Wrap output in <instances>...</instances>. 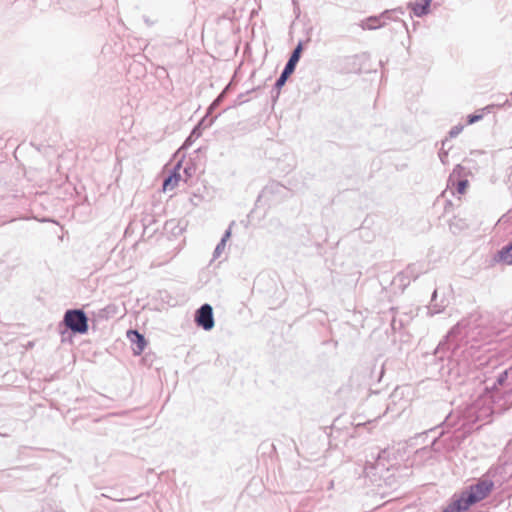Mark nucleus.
I'll use <instances>...</instances> for the list:
<instances>
[{"label":"nucleus","mask_w":512,"mask_h":512,"mask_svg":"<svg viewBox=\"0 0 512 512\" xmlns=\"http://www.w3.org/2000/svg\"><path fill=\"white\" fill-rule=\"evenodd\" d=\"M142 363L147 368H154L156 371L160 370V367L157 366L158 357L155 353H146L142 358Z\"/></svg>","instance_id":"18"},{"label":"nucleus","mask_w":512,"mask_h":512,"mask_svg":"<svg viewBox=\"0 0 512 512\" xmlns=\"http://www.w3.org/2000/svg\"><path fill=\"white\" fill-rule=\"evenodd\" d=\"M443 512H455L454 509L452 508V506L449 504L444 510Z\"/></svg>","instance_id":"32"},{"label":"nucleus","mask_w":512,"mask_h":512,"mask_svg":"<svg viewBox=\"0 0 512 512\" xmlns=\"http://www.w3.org/2000/svg\"><path fill=\"white\" fill-rule=\"evenodd\" d=\"M447 143H448V139H445L442 141V150L439 152V158L443 163L445 162V159L448 155V153L443 150V148L447 145Z\"/></svg>","instance_id":"24"},{"label":"nucleus","mask_w":512,"mask_h":512,"mask_svg":"<svg viewBox=\"0 0 512 512\" xmlns=\"http://www.w3.org/2000/svg\"><path fill=\"white\" fill-rule=\"evenodd\" d=\"M385 26V21L381 19L380 15L371 16L360 23V27L364 30H375Z\"/></svg>","instance_id":"13"},{"label":"nucleus","mask_w":512,"mask_h":512,"mask_svg":"<svg viewBox=\"0 0 512 512\" xmlns=\"http://www.w3.org/2000/svg\"><path fill=\"white\" fill-rule=\"evenodd\" d=\"M301 51H302V45L298 44L297 47L292 52L289 60L287 61L280 77L276 80L275 88H277V89L281 88L287 81L290 74L293 73L297 62L299 61Z\"/></svg>","instance_id":"5"},{"label":"nucleus","mask_w":512,"mask_h":512,"mask_svg":"<svg viewBox=\"0 0 512 512\" xmlns=\"http://www.w3.org/2000/svg\"><path fill=\"white\" fill-rule=\"evenodd\" d=\"M484 476L487 479H490L493 483V486L498 485L501 486L504 482L508 480V476L506 475V465H497L491 467Z\"/></svg>","instance_id":"7"},{"label":"nucleus","mask_w":512,"mask_h":512,"mask_svg":"<svg viewBox=\"0 0 512 512\" xmlns=\"http://www.w3.org/2000/svg\"><path fill=\"white\" fill-rule=\"evenodd\" d=\"M438 449L436 448V440L432 443L431 446H425L418 449L414 454V462L416 463H425L429 460L435 458Z\"/></svg>","instance_id":"8"},{"label":"nucleus","mask_w":512,"mask_h":512,"mask_svg":"<svg viewBox=\"0 0 512 512\" xmlns=\"http://www.w3.org/2000/svg\"><path fill=\"white\" fill-rule=\"evenodd\" d=\"M436 296H437V291L435 290V291L433 292L432 299L434 300V299L436 298Z\"/></svg>","instance_id":"34"},{"label":"nucleus","mask_w":512,"mask_h":512,"mask_svg":"<svg viewBox=\"0 0 512 512\" xmlns=\"http://www.w3.org/2000/svg\"><path fill=\"white\" fill-rule=\"evenodd\" d=\"M398 14L403 15L404 10L403 8H395L390 10H385L380 14V17L382 20L385 21V25L387 24V21H396L398 19Z\"/></svg>","instance_id":"16"},{"label":"nucleus","mask_w":512,"mask_h":512,"mask_svg":"<svg viewBox=\"0 0 512 512\" xmlns=\"http://www.w3.org/2000/svg\"><path fill=\"white\" fill-rule=\"evenodd\" d=\"M506 394L507 400L512 402V388L509 391H506Z\"/></svg>","instance_id":"31"},{"label":"nucleus","mask_w":512,"mask_h":512,"mask_svg":"<svg viewBox=\"0 0 512 512\" xmlns=\"http://www.w3.org/2000/svg\"><path fill=\"white\" fill-rule=\"evenodd\" d=\"M494 105H487L482 109L477 110L474 114L467 116V124L471 125L483 119L484 115L491 113L494 109Z\"/></svg>","instance_id":"14"},{"label":"nucleus","mask_w":512,"mask_h":512,"mask_svg":"<svg viewBox=\"0 0 512 512\" xmlns=\"http://www.w3.org/2000/svg\"><path fill=\"white\" fill-rule=\"evenodd\" d=\"M386 453L385 450H383L381 453H377V457L375 458L376 466H385L384 463H382V459L384 457V454Z\"/></svg>","instance_id":"27"},{"label":"nucleus","mask_w":512,"mask_h":512,"mask_svg":"<svg viewBox=\"0 0 512 512\" xmlns=\"http://www.w3.org/2000/svg\"><path fill=\"white\" fill-rule=\"evenodd\" d=\"M222 99L223 98H220V97L215 98V100L210 104V106L208 108L207 115L213 114L214 110L219 106Z\"/></svg>","instance_id":"23"},{"label":"nucleus","mask_w":512,"mask_h":512,"mask_svg":"<svg viewBox=\"0 0 512 512\" xmlns=\"http://www.w3.org/2000/svg\"><path fill=\"white\" fill-rule=\"evenodd\" d=\"M494 486L490 479L484 475L468 489L463 491L460 497L454 500L450 505L455 512L468 510L472 505L484 500L492 492Z\"/></svg>","instance_id":"2"},{"label":"nucleus","mask_w":512,"mask_h":512,"mask_svg":"<svg viewBox=\"0 0 512 512\" xmlns=\"http://www.w3.org/2000/svg\"><path fill=\"white\" fill-rule=\"evenodd\" d=\"M196 325L205 331H210L214 328L215 321L213 315V308L210 304L205 303L201 305L194 315Z\"/></svg>","instance_id":"4"},{"label":"nucleus","mask_w":512,"mask_h":512,"mask_svg":"<svg viewBox=\"0 0 512 512\" xmlns=\"http://www.w3.org/2000/svg\"><path fill=\"white\" fill-rule=\"evenodd\" d=\"M392 319H391V329L396 332L401 330L409 321L410 316L407 314H399L398 311L394 308L391 309Z\"/></svg>","instance_id":"10"},{"label":"nucleus","mask_w":512,"mask_h":512,"mask_svg":"<svg viewBox=\"0 0 512 512\" xmlns=\"http://www.w3.org/2000/svg\"><path fill=\"white\" fill-rule=\"evenodd\" d=\"M467 186H468V180H466V179L459 180L456 184V191L459 194H463L465 192Z\"/></svg>","instance_id":"21"},{"label":"nucleus","mask_w":512,"mask_h":512,"mask_svg":"<svg viewBox=\"0 0 512 512\" xmlns=\"http://www.w3.org/2000/svg\"><path fill=\"white\" fill-rule=\"evenodd\" d=\"M199 136H200V132L198 131V129H197V128H195V129L191 132V134H190V136L188 137V139H187V140H191L193 137H196V138H197V137H199Z\"/></svg>","instance_id":"30"},{"label":"nucleus","mask_w":512,"mask_h":512,"mask_svg":"<svg viewBox=\"0 0 512 512\" xmlns=\"http://www.w3.org/2000/svg\"><path fill=\"white\" fill-rule=\"evenodd\" d=\"M224 94H225V90H223L218 96L222 97V96H224Z\"/></svg>","instance_id":"36"},{"label":"nucleus","mask_w":512,"mask_h":512,"mask_svg":"<svg viewBox=\"0 0 512 512\" xmlns=\"http://www.w3.org/2000/svg\"><path fill=\"white\" fill-rule=\"evenodd\" d=\"M463 129H464V125L457 124L450 129L448 135L450 138H455L463 131Z\"/></svg>","instance_id":"20"},{"label":"nucleus","mask_w":512,"mask_h":512,"mask_svg":"<svg viewBox=\"0 0 512 512\" xmlns=\"http://www.w3.org/2000/svg\"><path fill=\"white\" fill-rule=\"evenodd\" d=\"M127 338L131 342L133 353L140 355L147 345L145 336L137 329H129L127 331Z\"/></svg>","instance_id":"6"},{"label":"nucleus","mask_w":512,"mask_h":512,"mask_svg":"<svg viewBox=\"0 0 512 512\" xmlns=\"http://www.w3.org/2000/svg\"><path fill=\"white\" fill-rule=\"evenodd\" d=\"M428 310H429V314L430 315H433L435 313H439L440 312V310H433L432 308H429Z\"/></svg>","instance_id":"33"},{"label":"nucleus","mask_w":512,"mask_h":512,"mask_svg":"<svg viewBox=\"0 0 512 512\" xmlns=\"http://www.w3.org/2000/svg\"><path fill=\"white\" fill-rule=\"evenodd\" d=\"M164 230L165 231H168V230H171L173 232V235L174 236H181L182 235V232H183V228L176 225L175 221H166L165 225H164Z\"/></svg>","instance_id":"19"},{"label":"nucleus","mask_w":512,"mask_h":512,"mask_svg":"<svg viewBox=\"0 0 512 512\" xmlns=\"http://www.w3.org/2000/svg\"><path fill=\"white\" fill-rule=\"evenodd\" d=\"M431 0H416L414 3H409L408 7L411 8L413 14L417 17H422L429 12Z\"/></svg>","instance_id":"11"},{"label":"nucleus","mask_w":512,"mask_h":512,"mask_svg":"<svg viewBox=\"0 0 512 512\" xmlns=\"http://www.w3.org/2000/svg\"><path fill=\"white\" fill-rule=\"evenodd\" d=\"M117 313V307L114 304H109L106 307L99 309L95 313V317L98 320H108L109 318H112Z\"/></svg>","instance_id":"15"},{"label":"nucleus","mask_w":512,"mask_h":512,"mask_svg":"<svg viewBox=\"0 0 512 512\" xmlns=\"http://www.w3.org/2000/svg\"><path fill=\"white\" fill-rule=\"evenodd\" d=\"M422 273V270L418 268L417 264L409 265L401 274L398 275V278H411L413 280L417 279L419 275Z\"/></svg>","instance_id":"17"},{"label":"nucleus","mask_w":512,"mask_h":512,"mask_svg":"<svg viewBox=\"0 0 512 512\" xmlns=\"http://www.w3.org/2000/svg\"><path fill=\"white\" fill-rule=\"evenodd\" d=\"M401 24H402V26H403L406 30H408V29H407V24H406L404 21H402V22H401Z\"/></svg>","instance_id":"35"},{"label":"nucleus","mask_w":512,"mask_h":512,"mask_svg":"<svg viewBox=\"0 0 512 512\" xmlns=\"http://www.w3.org/2000/svg\"><path fill=\"white\" fill-rule=\"evenodd\" d=\"M230 236H231V227H229V228L225 231V233H224V235L222 236V238H221V240H220V241H221V242H224V244H226V242L228 241V239L230 238Z\"/></svg>","instance_id":"28"},{"label":"nucleus","mask_w":512,"mask_h":512,"mask_svg":"<svg viewBox=\"0 0 512 512\" xmlns=\"http://www.w3.org/2000/svg\"><path fill=\"white\" fill-rule=\"evenodd\" d=\"M498 333L497 327L490 314L471 313L467 318L458 322L448 333L447 343H440L438 349L445 345L449 347L453 342H481L486 341Z\"/></svg>","instance_id":"1"},{"label":"nucleus","mask_w":512,"mask_h":512,"mask_svg":"<svg viewBox=\"0 0 512 512\" xmlns=\"http://www.w3.org/2000/svg\"><path fill=\"white\" fill-rule=\"evenodd\" d=\"M180 168V164H177L170 170L169 175L162 181V191L172 190L178 185L181 179Z\"/></svg>","instance_id":"9"},{"label":"nucleus","mask_w":512,"mask_h":512,"mask_svg":"<svg viewBox=\"0 0 512 512\" xmlns=\"http://www.w3.org/2000/svg\"><path fill=\"white\" fill-rule=\"evenodd\" d=\"M507 377H508V372L507 371H503L502 373L499 374V376L497 377V384L498 385H503L504 382L507 380Z\"/></svg>","instance_id":"26"},{"label":"nucleus","mask_w":512,"mask_h":512,"mask_svg":"<svg viewBox=\"0 0 512 512\" xmlns=\"http://www.w3.org/2000/svg\"><path fill=\"white\" fill-rule=\"evenodd\" d=\"M225 246L226 244H224V242H219L214 250V253H213V258L214 259H217L218 257H220V255L223 253L224 249H225Z\"/></svg>","instance_id":"22"},{"label":"nucleus","mask_w":512,"mask_h":512,"mask_svg":"<svg viewBox=\"0 0 512 512\" xmlns=\"http://www.w3.org/2000/svg\"><path fill=\"white\" fill-rule=\"evenodd\" d=\"M282 186L279 183H273L270 186L266 187V190H279Z\"/></svg>","instance_id":"29"},{"label":"nucleus","mask_w":512,"mask_h":512,"mask_svg":"<svg viewBox=\"0 0 512 512\" xmlns=\"http://www.w3.org/2000/svg\"><path fill=\"white\" fill-rule=\"evenodd\" d=\"M89 330V317L82 308L67 309L59 323V332L63 336L66 332L71 335H85Z\"/></svg>","instance_id":"3"},{"label":"nucleus","mask_w":512,"mask_h":512,"mask_svg":"<svg viewBox=\"0 0 512 512\" xmlns=\"http://www.w3.org/2000/svg\"><path fill=\"white\" fill-rule=\"evenodd\" d=\"M494 260L506 265H512V242L503 246L495 255Z\"/></svg>","instance_id":"12"},{"label":"nucleus","mask_w":512,"mask_h":512,"mask_svg":"<svg viewBox=\"0 0 512 512\" xmlns=\"http://www.w3.org/2000/svg\"><path fill=\"white\" fill-rule=\"evenodd\" d=\"M182 242H183V240H182V239H178V240H177V243H176V245L173 247V252H172V254L170 255L169 259H172V258L177 254V252L181 249V247H182Z\"/></svg>","instance_id":"25"}]
</instances>
